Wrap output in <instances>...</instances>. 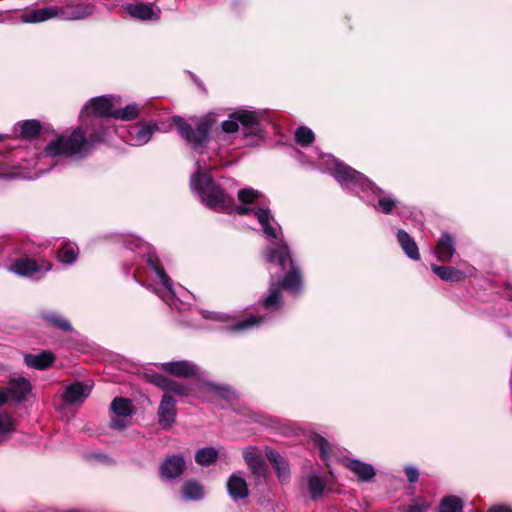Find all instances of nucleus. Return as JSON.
Returning a JSON list of instances; mask_svg holds the SVG:
<instances>
[{"label": "nucleus", "instance_id": "6ab92c4d", "mask_svg": "<svg viewBox=\"0 0 512 512\" xmlns=\"http://www.w3.org/2000/svg\"><path fill=\"white\" fill-rule=\"evenodd\" d=\"M186 467L185 460L180 455H173L165 459L160 468L161 477L175 479L179 477Z\"/></svg>", "mask_w": 512, "mask_h": 512}, {"label": "nucleus", "instance_id": "4be33fe9", "mask_svg": "<svg viewBox=\"0 0 512 512\" xmlns=\"http://www.w3.org/2000/svg\"><path fill=\"white\" fill-rule=\"evenodd\" d=\"M455 251L454 239L447 233L442 234L434 250L438 261H449L453 257Z\"/></svg>", "mask_w": 512, "mask_h": 512}, {"label": "nucleus", "instance_id": "f3484780", "mask_svg": "<svg viewBox=\"0 0 512 512\" xmlns=\"http://www.w3.org/2000/svg\"><path fill=\"white\" fill-rule=\"evenodd\" d=\"M161 366L162 369L167 373L181 378H188L191 376L198 375L197 366L194 363L187 360L166 362L163 363Z\"/></svg>", "mask_w": 512, "mask_h": 512}, {"label": "nucleus", "instance_id": "37998d69", "mask_svg": "<svg viewBox=\"0 0 512 512\" xmlns=\"http://www.w3.org/2000/svg\"><path fill=\"white\" fill-rule=\"evenodd\" d=\"M397 200L392 197H381L378 200V206L375 208L384 214H389L395 207Z\"/></svg>", "mask_w": 512, "mask_h": 512}, {"label": "nucleus", "instance_id": "f704fd0d", "mask_svg": "<svg viewBox=\"0 0 512 512\" xmlns=\"http://www.w3.org/2000/svg\"><path fill=\"white\" fill-rule=\"evenodd\" d=\"M21 135L24 138H32L40 133L41 124L37 120H25L21 123Z\"/></svg>", "mask_w": 512, "mask_h": 512}, {"label": "nucleus", "instance_id": "dca6fc26", "mask_svg": "<svg viewBox=\"0 0 512 512\" xmlns=\"http://www.w3.org/2000/svg\"><path fill=\"white\" fill-rule=\"evenodd\" d=\"M94 13V5L89 2L76 1L60 10V16L64 19L79 20Z\"/></svg>", "mask_w": 512, "mask_h": 512}, {"label": "nucleus", "instance_id": "7ed1b4c3", "mask_svg": "<svg viewBox=\"0 0 512 512\" xmlns=\"http://www.w3.org/2000/svg\"><path fill=\"white\" fill-rule=\"evenodd\" d=\"M172 122L175 124L179 135L194 149H198L209 139L212 123L207 118L199 120L195 128L181 116H174Z\"/></svg>", "mask_w": 512, "mask_h": 512}, {"label": "nucleus", "instance_id": "aec40b11", "mask_svg": "<svg viewBox=\"0 0 512 512\" xmlns=\"http://www.w3.org/2000/svg\"><path fill=\"white\" fill-rule=\"evenodd\" d=\"M91 390V384L78 381L67 386L63 398L67 403H82L89 397Z\"/></svg>", "mask_w": 512, "mask_h": 512}, {"label": "nucleus", "instance_id": "412c9836", "mask_svg": "<svg viewBox=\"0 0 512 512\" xmlns=\"http://www.w3.org/2000/svg\"><path fill=\"white\" fill-rule=\"evenodd\" d=\"M31 391L29 380L23 377L11 379L7 386V392L12 401L20 403L24 401Z\"/></svg>", "mask_w": 512, "mask_h": 512}, {"label": "nucleus", "instance_id": "f03ea898", "mask_svg": "<svg viewBox=\"0 0 512 512\" xmlns=\"http://www.w3.org/2000/svg\"><path fill=\"white\" fill-rule=\"evenodd\" d=\"M190 188L211 209L224 212L232 208V197L226 194L208 174L201 173L200 168L191 176Z\"/></svg>", "mask_w": 512, "mask_h": 512}, {"label": "nucleus", "instance_id": "a18cd8bd", "mask_svg": "<svg viewBox=\"0 0 512 512\" xmlns=\"http://www.w3.org/2000/svg\"><path fill=\"white\" fill-rule=\"evenodd\" d=\"M405 473L407 475V478L410 482H416L419 477V471L416 467L413 466H407L405 467Z\"/></svg>", "mask_w": 512, "mask_h": 512}, {"label": "nucleus", "instance_id": "4468645a", "mask_svg": "<svg viewBox=\"0 0 512 512\" xmlns=\"http://www.w3.org/2000/svg\"><path fill=\"white\" fill-rule=\"evenodd\" d=\"M60 16L57 7H43L25 11L20 16V21L25 24H37Z\"/></svg>", "mask_w": 512, "mask_h": 512}, {"label": "nucleus", "instance_id": "1a4fd4ad", "mask_svg": "<svg viewBox=\"0 0 512 512\" xmlns=\"http://www.w3.org/2000/svg\"><path fill=\"white\" fill-rule=\"evenodd\" d=\"M111 411L116 416L110 421V428L116 430H123L130 426V417L133 413V405L130 400L126 398H115L111 403Z\"/></svg>", "mask_w": 512, "mask_h": 512}, {"label": "nucleus", "instance_id": "09e8293b", "mask_svg": "<svg viewBox=\"0 0 512 512\" xmlns=\"http://www.w3.org/2000/svg\"><path fill=\"white\" fill-rule=\"evenodd\" d=\"M489 512H512V509L506 506H494L489 510Z\"/></svg>", "mask_w": 512, "mask_h": 512}, {"label": "nucleus", "instance_id": "6e6552de", "mask_svg": "<svg viewBox=\"0 0 512 512\" xmlns=\"http://www.w3.org/2000/svg\"><path fill=\"white\" fill-rule=\"evenodd\" d=\"M128 248L130 250H140V251H147L146 255V262L147 265H149L152 270L155 272L156 276L162 283V285L172 294H174L172 289V283L169 276L165 273L163 267L161 266L159 259L154 253H150V248L148 245L142 242V240L138 238H133L128 243Z\"/></svg>", "mask_w": 512, "mask_h": 512}, {"label": "nucleus", "instance_id": "9b49d317", "mask_svg": "<svg viewBox=\"0 0 512 512\" xmlns=\"http://www.w3.org/2000/svg\"><path fill=\"white\" fill-rule=\"evenodd\" d=\"M157 130L156 123H138L129 129V141L134 146H142L150 141L153 133Z\"/></svg>", "mask_w": 512, "mask_h": 512}, {"label": "nucleus", "instance_id": "0eeeda50", "mask_svg": "<svg viewBox=\"0 0 512 512\" xmlns=\"http://www.w3.org/2000/svg\"><path fill=\"white\" fill-rule=\"evenodd\" d=\"M225 213H237L240 215H245L248 213L253 212V214L256 216L259 224L262 227V230L264 234L271 238V239H278V234L281 233V228L278 224L275 223V225L271 224V220H273V217L271 216L269 209L264 208H250L244 205L235 206L234 200L232 199V208L228 211H224Z\"/></svg>", "mask_w": 512, "mask_h": 512}, {"label": "nucleus", "instance_id": "c85d7f7f", "mask_svg": "<svg viewBox=\"0 0 512 512\" xmlns=\"http://www.w3.org/2000/svg\"><path fill=\"white\" fill-rule=\"evenodd\" d=\"M431 269L444 281H459L463 278V273L452 267L432 264Z\"/></svg>", "mask_w": 512, "mask_h": 512}, {"label": "nucleus", "instance_id": "3c124183", "mask_svg": "<svg viewBox=\"0 0 512 512\" xmlns=\"http://www.w3.org/2000/svg\"><path fill=\"white\" fill-rule=\"evenodd\" d=\"M8 399H10V396L7 392V388L5 390L0 391V406L4 404Z\"/></svg>", "mask_w": 512, "mask_h": 512}, {"label": "nucleus", "instance_id": "ddd939ff", "mask_svg": "<svg viewBox=\"0 0 512 512\" xmlns=\"http://www.w3.org/2000/svg\"><path fill=\"white\" fill-rule=\"evenodd\" d=\"M51 269L50 263L38 264L35 260L30 258H21L15 261L11 267V271L15 274L25 277H31L41 271L47 272Z\"/></svg>", "mask_w": 512, "mask_h": 512}, {"label": "nucleus", "instance_id": "6e6d98bb", "mask_svg": "<svg viewBox=\"0 0 512 512\" xmlns=\"http://www.w3.org/2000/svg\"><path fill=\"white\" fill-rule=\"evenodd\" d=\"M2 443V439H0V444Z\"/></svg>", "mask_w": 512, "mask_h": 512}, {"label": "nucleus", "instance_id": "2f4dec72", "mask_svg": "<svg viewBox=\"0 0 512 512\" xmlns=\"http://www.w3.org/2000/svg\"><path fill=\"white\" fill-rule=\"evenodd\" d=\"M139 116V108L136 104L126 105L124 108L115 109L113 118L123 121H131Z\"/></svg>", "mask_w": 512, "mask_h": 512}, {"label": "nucleus", "instance_id": "c756f323", "mask_svg": "<svg viewBox=\"0 0 512 512\" xmlns=\"http://www.w3.org/2000/svg\"><path fill=\"white\" fill-rule=\"evenodd\" d=\"M182 498L185 500H200L203 497L202 486L195 481H187L181 488Z\"/></svg>", "mask_w": 512, "mask_h": 512}, {"label": "nucleus", "instance_id": "864d4df0", "mask_svg": "<svg viewBox=\"0 0 512 512\" xmlns=\"http://www.w3.org/2000/svg\"><path fill=\"white\" fill-rule=\"evenodd\" d=\"M213 315V317H211L212 319H217V320H220V321H225V316L223 314H219V313H211Z\"/></svg>", "mask_w": 512, "mask_h": 512}, {"label": "nucleus", "instance_id": "c9c22d12", "mask_svg": "<svg viewBox=\"0 0 512 512\" xmlns=\"http://www.w3.org/2000/svg\"><path fill=\"white\" fill-rule=\"evenodd\" d=\"M462 502L455 496H449L442 500L439 512H462Z\"/></svg>", "mask_w": 512, "mask_h": 512}, {"label": "nucleus", "instance_id": "cd10ccee", "mask_svg": "<svg viewBox=\"0 0 512 512\" xmlns=\"http://www.w3.org/2000/svg\"><path fill=\"white\" fill-rule=\"evenodd\" d=\"M397 239L403 251L409 258L412 260L420 259L418 246L406 231L399 230L397 233Z\"/></svg>", "mask_w": 512, "mask_h": 512}, {"label": "nucleus", "instance_id": "bb28decb", "mask_svg": "<svg viewBox=\"0 0 512 512\" xmlns=\"http://www.w3.org/2000/svg\"><path fill=\"white\" fill-rule=\"evenodd\" d=\"M125 9L130 16L140 20H151L153 18H158V14L153 10L152 4H128L126 5Z\"/></svg>", "mask_w": 512, "mask_h": 512}, {"label": "nucleus", "instance_id": "f257e3e1", "mask_svg": "<svg viewBox=\"0 0 512 512\" xmlns=\"http://www.w3.org/2000/svg\"><path fill=\"white\" fill-rule=\"evenodd\" d=\"M107 130L103 127L95 130L86 138L81 127L76 128L69 136L59 135L52 140L45 148L48 156H78L87 155L95 144L105 140Z\"/></svg>", "mask_w": 512, "mask_h": 512}, {"label": "nucleus", "instance_id": "b1692460", "mask_svg": "<svg viewBox=\"0 0 512 512\" xmlns=\"http://www.w3.org/2000/svg\"><path fill=\"white\" fill-rule=\"evenodd\" d=\"M55 361V357L51 352L42 351L39 354H26L24 363L33 369L43 370L50 367Z\"/></svg>", "mask_w": 512, "mask_h": 512}, {"label": "nucleus", "instance_id": "5fc2aeb1", "mask_svg": "<svg viewBox=\"0 0 512 512\" xmlns=\"http://www.w3.org/2000/svg\"><path fill=\"white\" fill-rule=\"evenodd\" d=\"M2 140V136L0 135V141Z\"/></svg>", "mask_w": 512, "mask_h": 512}, {"label": "nucleus", "instance_id": "f8f14e48", "mask_svg": "<svg viewBox=\"0 0 512 512\" xmlns=\"http://www.w3.org/2000/svg\"><path fill=\"white\" fill-rule=\"evenodd\" d=\"M150 382L159 387L164 392H172L178 396H188L191 392V389L188 386L162 374L151 375Z\"/></svg>", "mask_w": 512, "mask_h": 512}, {"label": "nucleus", "instance_id": "7c9ffc66", "mask_svg": "<svg viewBox=\"0 0 512 512\" xmlns=\"http://www.w3.org/2000/svg\"><path fill=\"white\" fill-rule=\"evenodd\" d=\"M78 248L73 243H65L58 252V259L64 264H72L76 261Z\"/></svg>", "mask_w": 512, "mask_h": 512}, {"label": "nucleus", "instance_id": "c03bdc74", "mask_svg": "<svg viewBox=\"0 0 512 512\" xmlns=\"http://www.w3.org/2000/svg\"><path fill=\"white\" fill-rule=\"evenodd\" d=\"M314 444H315L316 447L319 448L321 458L325 460L328 457V455H329V443H328V441L325 438L317 435L314 438Z\"/></svg>", "mask_w": 512, "mask_h": 512}, {"label": "nucleus", "instance_id": "8fccbe9b", "mask_svg": "<svg viewBox=\"0 0 512 512\" xmlns=\"http://www.w3.org/2000/svg\"><path fill=\"white\" fill-rule=\"evenodd\" d=\"M0 16L2 17L0 19V22L12 21L13 20V17L10 15L9 11H0Z\"/></svg>", "mask_w": 512, "mask_h": 512}, {"label": "nucleus", "instance_id": "e433bc0d", "mask_svg": "<svg viewBox=\"0 0 512 512\" xmlns=\"http://www.w3.org/2000/svg\"><path fill=\"white\" fill-rule=\"evenodd\" d=\"M15 420L7 413L0 412V437H6L15 430Z\"/></svg>", "mask_w": 512, "mask_h": 512}, {"label": "nucleus", "instance_id": "39448f33", "mask_svg": "<svg viewBox=\"0 0 512 512\" xmlns=\"http://www.w3.org/2000/svg\"><path fill=\"white\" fill-rule=\"evenodd\" d=\"M334 177L342 187L352 191L357 192L359 188L360 190L370 189L374 193L381 192V190L362 173L337 161H335Z\"/></svg>", "mask_w": 512, "mask_h": 512}, {"label": "nucleus", "instance_id": "2eb2a0df", "mask_svg": "<svg viewBox=\"0 0 512 512\" xmlns=\"http://www.w3.org/2000/svg\"><path fill=\"white\" fill-rule=\"evenodd\" d=\"M176 403L174 399L165 394L158 407V419L162 428L168 429L176 420Z\"/></svg>", "mask_w": 512, "mask_h": 512}, {"label": "nucleus", "instance_id": "72a5a7b5", "mask_svg": "<svg viewBox=\"0 0 512 512\" xmlns=\"http://www.w3.org/2000/svg\"><path fill=\"white\" fill-rule=\"evenodd\" d=\"M43 319L51 326L57 327L64 331H70L71 325L68 320L60 317L54 312L43 314Z\"/></svg>", "mask_w": 512, "mask_h": 512}, {"label": "nucleus", "instance_id": "ea45409f", "mask_svg": "<svg viewBox=\"0 0 512 512\" xmlns=\"http://www.w3.org/2000/svg\"><path fill=\"white\" fill-rule=\"evenodd\" d=\"M308 488L312 498L315 499L322 494L324 489V482L318 476H311L308 480Z\"/></svg>", "mask_w": 512, "mask_h": 512}, {"label": "nucleus", "instance_id": "79ce46f5", "mask_svg": "<svg viewBox=\"0 0 512 512\" xmlns=\"http://www.w3.org/2000/svg\"><path fill=\"white\" fill-rule=\"evenodd\" d=\"M281 299V292L278 287H275L274 285H271L270 287V293L265 298L263 304L265 307L270 308L275 306L280 302Z\"/></svg>", "mask_w": 512, "mask_h": 512}, {"label": "nucleus", "instance_id": "a878e982", "mask_svg": "<svg viewBox=\"0 0 512 512\" xmlns=\"http://www.w3.org/2000/svg\"><path fill=\"white\" fill-rule=\"evenodd\" d=\"M229 495L234 499H244L248 496V486L246 481L239 475L233 474L227 482Z\"/></svg>", "mask_w": 512, "mask_h": 512}, {"label": "nucleus", "instance_id": "58836bf2", "mask_svg": "<svg viewBox=\"0 0 512 512\" xmlns=\"http://www.w3.org/2000/svg\"><path fill=\"white\" fill-rule=\"evenodd\" d=\"M261 322L262 318L251 316L246 320L239 321L231 328V330L234 332L244 331L260 325Z\"/></svg>", "mask_w": 512, "mask_h": 512}, {"label": "nucleus", "instance_id": "4c0bfd02", "mask_svg": "<svg viewBox=\"0 0 512 512\" xmlns=\"http://www.w3.org/2000/svg\"><path fill=\"white\" fill-rule=\"evenodd\" d=\"M314 133L311 129L305 126L299 127L295 132V139L297 143L302 146H308L314 141Z\"/></svg>", "mask_w": 512, "mask_h": 512}, {"label": "nucleus", "instance_id": "de8ad7c7", "mask_svg": "<svg viewBox=\"0 0 512 512\" xmlns=\"http://www.w3.org/2000/svg\"><path fill=\"white\" fill-rule=\"evenodd\" d=\"M427 505H415L409 508L408 512H426Z\"/></svg>", "mask_w": 512, "mask_h": 512}, {"label": "nucleus", "instance_id": "5701e85b", "mask_svg": "<svg viewBox=\"0 0 512 512\" xmlns=\"http://www.w3.org/2000/svg\"><path fill=\"white\" fill-rule=\"evenodd\" d=\"M346 467L351 470L360 481L368 482L375 476V469L372 465L357 459H347Z\"/></svg>", "mask_w": 512, "mask_h": 512}, {"label": "nucleus", "instance_id": "a211bd4d", "mask_svg": "<svg viewBox=\"0 0 512 512\" xmlns=\"http://www.w3.org/2000/svg\"><path fill=\"white\" fill-rule=\"evenodd\" d=\"M243 457L256 478L258 480L265 479L266 465L261 455L257 453L256 449L254 447H247L243 451Z\"/></svg>", "mask_w": 512, "mask_h": 512}, {"label": "nucleus", "instance_id": "20e7f679", "mask_svg": "<svg viewBox=\"0 0 512 512\" xmlns=\"http://www.w3.org/2000/svg\"><path fill=\"white\" fill-rule=\"evenodd\" d=\"M265 257L267 262H277L283 269L286 262L291 265V270L283 279L281 285L291 291H298L301 285V276L298 270L294 267L293 261L290 256L288 246L286 244H279L275 248H268Z\"/></svg>", "mask_w": 512, "mask_h": 512}, {"label": "nucleus", "instance_id": "423d86ee", "mask_svg": "<svg viewBox=\"0 0 512 512\" xmlns=\"http://www.w3.org/2000/svg\"><path fill=\"white\" fill-rule=\"evenodd\" d=\"M239 124L245 136H257L261 132L257 113L247 110L230 114L229 119L222 123V129L226 133H233L238 130Z\"/></svg>", "mask_w": 512, "mask_h": 512}, {"label": "nucleus", "instance_id": "a19ab883", "mask_svg": "<svg viewBox=\"0 0 512 512\" xmlns=\"http://www.w3.org/2000/svg\"><path fill=\"white\" fill-rule=\"evenodd\" d=\"M259 195H260V193L257 190H254L252 188H245V189L239 190L238 199L243 204H250V203L254 202L259 197Z\"/></svg>", "mask_w": 512, "mask_h": 512}, {"label": "nucleus", "instance_id": "603ef678", "mask_svg": "<svg viewBox=\"0 0 512 512\" xmlns=\"http://www.w3.org/2000/svg\"><path fill=\"white\" fill-rule=\"evenodd\" d=\"M6 167L3 163H0V178L8 177V175L5 173Z\"/></svg>", "mask_w": 512, "mask_h": 512}, {"label": "nucleus", "instance_id": "49530a36", "mask_svg": "<svg viewBox=\"0 0 512 512\" xmlns=\"http://www.w3.org/2000/svg\"><path fill=\"white\" fill-rule=\"evenodd\" d=\"M215 390L219 391L221 396L225 400H231L234 397V392L228 387H218L215 385H211Z\"/></svg>", "mask_w": 512, "mask_h": 512}, {"label": "nucleus", "instance_id": "9d476101", "mask_svg": "<svg viewBox=\"0 0 512 512\" xmlns=\"http://www.w3.org/2000/svg\"><path fill=\"white\" fill-rule=\"evenodd\" d=\"M119 101L120 98H116L115 96H99L93 98L89 104H87L82 112L81 117L83 118L85 115L90 116H100V117H112L115 109H113L115 103L114 101Z\"/></svg>", "mask_w": 512, "mask_h": 512}, {"label": "nucleus", "instance_id": "393cba45", "mask_svg": "<svg viewBox=\"0 0 512 512\" xmlns=\"http://www.w3.org/2000/svg\"><path fill=\"white\" fill-rule=\"evenodd\" d=\"M266 456L273 465L278 479L281 482L286 481L290 476V469L286 460L277 451L270 449L266 451Z\"/></svg>", "mask_w": 512, "mask_h": 512}, {"label": "nucleus", "instance_id": "473e14b6", "mask_svg": "<svg viewBox=\"0 0 512 512\" xmlns=\"http://www.w3.org/2000/svg\"><path fill=\"white\" fill-rule=\"evenodd\" d=\"M217 456L218 452L216 449L212 447H205L197 451L195 460L200 465H210L217 459Z\"/></svg>", "mask_w": 512, "mask_h": 512}]
</instances>
